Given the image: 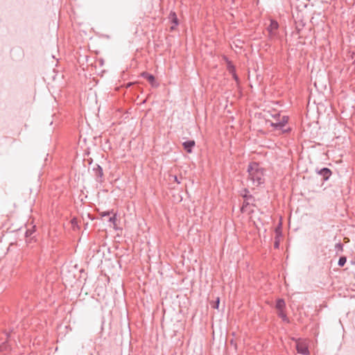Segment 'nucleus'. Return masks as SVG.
I'll return each mask as SVG.
<instances>
[{
	"label": "nucleus",
	"mask_w": 355,
	"mask_h": 355,
	"mask_svg": "<svg viewBox=\"0 0 355 355\" xmlns=\"http://www.w3.org/2000/svg\"><path fill=\"white\" fill-rule=\"evenodd\" d=\"M219 303H220V298L217 297L216 300L213 303V304H211V306L214 309H218Z\"/></svg>",
	"instance_id": "nucleus-15"
},
{
	"label": "nucleus",
	"mask_w": 355,
	"mask_h": 355,
	"mask_svg": "<svg viewBox=\"0 0 355 355\" xmlns=\"http://www.w3.org/2000/svg\"><path fill=\"white\" fill-rule=\"evenodd\" d=\"M296 349L297 353L302 355H309V350L307 344L304 341L298 340L296 344Z\"/></svg>",
	"instance_id": "nucleus-5"
},
{
	"label": "nucleus",
	"mask_w": 355,
	"mask_h": 355,
	"mask_svg": "<svg viewBox=\"0 0 355 355\" xmlns=\"http://www.w3.org/2000/svg\"><path fill=\"white\" fill-rule=\"evenodd\" d=\"M346 261H347L346 257H340V259L338 260V264L339 266L342 267V266H343L345 264Z\"/></svg>",
	"instance_id": "nucleus-13"
},
{
	"label": "nucleus",
	"mask_w": 355,
	"mask_h": 355,
	"mask_svg": "<svg viewBox=\"0 0 355 355\" xmlns=\"http://www.w3.org/2000/svg\"><path fill=\"white\" fill-rule=\"evenodd\" d=\"M275 233H276V237L281 236L282 232H281L280 227H278L276 228Z\"/></svg>",
	"instance_id": "nucleus-18"
},
{
	"label": "nucleus",
	"mask_w": 355,
	"mask_h": 355,
	"mask_svg": "<svg viewBox=\"0 0 355 355\" xmlns=\"http://www.w3.org/2000/svg\"><path fill=\"white\" fill-rule=\"evenodd\" d=\"M243 198L244 200L241 209V211L250 213L253 211L251 209V206L253 205V202L254 201V198L252 196L248 195H245Z\"/></svg>",
	"instance_id": "nucleus-4"
},
{
	"label": "nucleus",
	"mask_w": 355,
	"mask_h": 355,
	"mask_svg": "<svg viewBox=\"0 0 355 355\" xmlns=\"http://www.w3.org/2000/svg\"><path fill=\"white\" fill-rule=\"evenodd\" d=\"M275 306L277 311L284 310L286 307V303L283 299H278Z\"/></svg>",
	"instance_id": "nucleus-9"
},
{
	"label": "nucleus",
	"mask_w": 355,
	"mask_h": 355,
	"mask_svg": "<svg viewBox=\"0 0 355 355\" xmlns=\"http://www.w3.org/2000/svg\"><path fill=\"white\" fill-rule=\"evenodd\" d=\"M182 145L184 150L187 153H191L192 152L193 147L195 146V141L193 140L187 141L184 142Z\"/></svg>",
	"instance_id": "nucleus-8"
},
{
	"label": "nucleus",
	"mask_w": 355,
	"mask_h": 355,
	"mask_svg": "<svg viewBox=\"0 0 355 355\" xmlns=\"http://www.w3.org/2000/svg\"><path fill=\"white\" fill-rule=\"evenodd\" d=\"M277 315L279 318H281L282 319V320L286 322H288L289 320H288V318L284 311V310H281V311H278L277 312Z\"/></svg>",
	"instance_id": "nucleus-12"
},
{
	"label": "nucleus",
	"mask_w": 355,
	"mask_h": 355,
	"mask_svg": "<svg viewBox=\"0 0 355 355\" xmlns=\"http://www.w3.org/2000/svg\"><path fill=\"white\" fill-rule=\"evenodd\" d=\"M142 77L146 78L148 82H150L151 84H153L155 81V77L152 74H150L147 72H144L141 74Z\"/></svg>",
	"instance_id": "nucleus-10"
},
{
	"label": "nucleus",
	"mask_w": 355,
	"mask_h": 355,
	"mask_svg": "<svg viewBox=\"0 0 355 355\" xmlns=\"http://www.w3.org/2000/svg\"><path fill=\"white\" fill-rule=\"evenodd\" d=\"M279 237H275V248H279Z\"/></svg>",
	"instance_id": "nucleus-19"
},
{
	"label": "nucleus",
	"mask_w": 355,
	"mask_h": 355,
	"mask_svg": "<svg viewBox=\"0 0 355 355\" xmlns=\"http://www.w3.org/2000/svg\"><path fill=\"white\" fill-rule=\"evenodd\" d=\"M279 24L277 21L271 19L269 26L267 27L268 37L270 40H275L278 37Z\"/></svg>",
	"instance_id": "nucleus-3"
},
{
	"label": "nucleus",
	"mask_w": 355,
	"mask_h": 355,
	"mask_svg": "<svg viewBox=\"0 0 355 355\" xmlns=\"http://www.w3.org/2000/svg\"><path fill=\"white\" fill-rule=\"evenodd\" d=\"M116 220V214H114L113 216H112L109 218V222L114 224Z\"/></svg>",
	"instance_id": "nucleus-17"
},
{
	"label": "nucleus",
	"mask_w": 355,
	"mask_h": 355,
	"mask_svg": "<svg viewBox=\"0 0 355 355\" xmlns=\"http://www.w3.org/2000/svg\"><path fill=\"white\" fill-rule=\"evenodd\" d=\"M248 173L247 184L249 187L254 189L264 183V169L258 163H250Z\"/></svg>",
	"instance_id": "nucleus-1"
},
{
	"label": "nucleus",
	"mask_w": 355,
	"mask_h": 355,
	"mask_svg": "<svg viewBox=\"0 0 355 355\" xmlns=\"http://www.w3.org/2000/svg\"><path fill=\"white\" fill-rule=\"evenodd\" d=\"M318 173L319 175L322 176L323 180L324 181H327V180H329V177L331 175V171L328 168H323L320 169Z\"/></svg>",
	"instance_id": "nucleus-6"
},
{
	"label": "nucleus",
	"mask_w": 355,
	"mask_h": 355,
	"mask_svg": "<svg viewBox=\"0 0 355 355\" xmlns=\"http://www.w3.org/2000/svg\"><path fill=\"white\" fill-rule=\"evenodd\" d=\"M113 213V211H103V212H101L100 213V215L102 216V217H105V216H109L110 214H112Z\"/></svg>",
	"instance_id": "nucleus-16"
},
{
	"label": "nucleus",
	"mask_w": 355,
	"mask_h": 355,
	"mask_svg": "<svg viewBox=\"0 0 355 355\" xmlns=\"http://www.w3.org/2000/svg\"><path fill=\"white\" fill-rule=\"evenodd\" d=\"M272 116L275 121H268V122L270 123V125L273 128L274 130H279L282 133H286L291 130L290 128H284L288 121V116H282L281 117L279 113L272 115Z\"/></svg>",
	"instance_id": "nucleus-2"
},
{
	"label": "nucleus",
	"mask_w": 355,
	"mask_h": 355,
	"mask_svg": "<svg viewBox=\"0 0 355 355\" xmlns=\"http://www.w3.org/2000/svg\"><path fill=\"white\" fill-rule=\"evenodd\" d=\"M168 19L173 24V25L171 26V30L173 31L175 29L176 26L178 25V19L175 12H171L169 14Z\"/></svg>",
	"instance_id": "nucleus-7"
},
{
	"label": "nucleus",
	"mask_w": 355,
	"mask_h": 355,
	"mask_svg": "<svg viewBox=\"0 0 355 355\" xmlns=\"http://www.w3.org/2000/svg\"><path fill=\"white\" fill-rule=\"evenodd\" d=\"M34 232H35L34 227H33L32 229H31V230H27L25 233L26 237L31 236L33 234Z\"/></svg>",
	"instance_id": "nucleus-14"
},
{
	"label": "nucleus",
	"mask_w": 355,
	"mask_h": 355,
	"mask_svg": "<svg viewBox=\"0 0 355 355\" xmlns=\"http://www.w3.org/2000/svg\"><path fill=\"white\" fill-rule=\"evenodd\" d=\"M173 178L174 181L175 182H177L178 184H180L181 183L180 179L176 175H174Z\"/></svg>",
	"instance_id": "nucleus-20"
},
{
	"label": "nucleus",
	"mask_w": 355,
	"mask_h": 355,
	"mask_svg": "<svg viewBox=\"0 0 355 355\" xmlns=\"http://www.w3.org/2000/svg\"><path fill=\"white\" fill-rule=\"evenodd\" d=\"M94 171L95 175L97 178L103 177V169L99 165H98L96 168H94Z\"/></svg>",
	"instance_id": "nucleus-11"
}]
</instances>
